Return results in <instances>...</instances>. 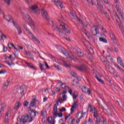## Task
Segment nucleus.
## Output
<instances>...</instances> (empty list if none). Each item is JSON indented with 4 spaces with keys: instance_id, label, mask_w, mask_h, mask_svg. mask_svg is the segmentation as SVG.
<instances>
[{
    "instance_id": "nucleus-42",
    "label": "nucleus",
    "mask_w": 124,
    "mask_h": 124,
    "mask_svg": "<svg viewBox=\"0 0 124 124\" xmlns=\"http://www.w3.org/2000/svg\"><path fill=\"white\" fill-rule=\"evenodd\" d=\"M24 53L26 55H27V56H31V53L27 50H25L24 51Z\"/></svg>"
},
{
    "instance_id": "nucleus-6",
    "label": "nucleus",
    "mask_w": 124,
    "mask_h": 124,
    "mask_svg": "<svg viewBox=\"0 0 124 124\" xmlns=\"http://www.w3.org/2000/svg\"><path fill=\"white\" fill-rule=\"evenodd\" d=\"M41 14L43 18L45 19L46 21H50V17H49V15H48V13L46 10L43 9L41 10Z\"/></svg>"
},
{
    "instance_id": "nucleus-57",
    "label": "nucleus",
    "mask_w": 124,
    "mask_h": 124,
    "mask_svg": "<svg viewBox=\"0 0 124 124\" xmlns=\"http://www.w3.org/2000/svg\"><path fill=\"white\" fill-rule=\"evenodd\" d=\"M7 51V48L6 46H3V52H6Z\"/></svg>"
},
{
    "instance_id": "nucleus-4",
    "label": "nucleus",
    "mask_w": 124,
    "mask_h": 124,
    "mask_svg": "<svg viewBox=\"0 0 124 124\" xmlns=\"http://www.w3.org/2000/svg\"><path fill=\"white\" fill-rule=\"evenodd\" d=\"M94 118L96 119L95 122V124H100V123L101 122V117H100V116H99V114H97V110H96V108L94 109Z\"/></svg>"
},
{
    "instance_id": "nucleus-30",
    "label": "nucleus",
    "mask_w": 124,
    "mask_h": 124,
    "mask_svg": "<svg viewBox=\"0 0 124 124\" xmlns=\"http://www.w3.org/2000/svg\"><path fill=\"white\" fill-rule=\"evenodd\" d=\"M117 12H118L119 15L122 17V19L124 18V15H123V14H122V11H121V9H120L119 8L117 9Z\"/></svg>"
},
{
    "instance_id": "nucleus-56",
    "label": "nucleus",
    "mask_w": 124,
    "mask_h": 124,
    "mask_svg": "<svg viewBox=\"0 0 124 124\" xmlns=\"http://www.w3.org/2000/svg\"><path fill=\"white\" fill-rule=\"evenodd\" d=\"M98 81H99L100 83H101V84H105L104 81H103V80H101V79L100 78Z\"/></svg>"
},
{
    "instance_id": "nucleus-38",
    "label": "nucleus",
    "mask_w": 124,
    "mask_h": 124,
    "mask_svg": "<svg viewBox=\"0 0 124 124\" xmlns=\"http://www.w3.org/2000/svg\"><path fill=\"white\" fill-rule=\"evenodd\" d=\"M111 49L113 52H118V48L115 47L114 46H112Z\"/></svg>"
},
{
    "instance_id": "nucleus-41",
    "label": "nucleus",
    "mask_w": 124,
    "mask_h": 124,
    "mask_svg": "<svg viewBox=\"0 0 124 124\" xmlns=\"http://www.w3.org/2000/svg\"><path fill=\"white\" fill-rule=\"evenodd\" d=\"M4 1H5V3H7V5L10 6V0H4Z\"/></svg>"
},
{
    "instance_id": "nucleus-15",
    "label": "nucleus",
    "mask_w": 124,
    "mask_h": 124,
    "mask_svg": "<svg viewBox=\"0 0 124 124\" xmlns=\"http://www.w3.org/2000/svg\"><path fill=\"white\" fill-rule=\"evenodd\" d=\"M21 103L20 102H16L13 108L14 110H18V109L21 107Z\"/></svg>"
},
{
    "instance_id": "nucleus-19",
    "label": "nucleus",
    "mask_w": 124,
    "mask_h": 124,
    "mask_svg": "<svg viewBox=\"0 0 124 124\" xmlns=\"http://www.w3.org/2000/svg\"><path fill=\"white\" fill-rule=\"evenodd\" d=\"M109 35L110 36V38L113 40V42L116 41V36H115V34L112 31L109 32Z\"/></svg>"
},
{
    "instance_id": "nucleus-34",
    "label": "nucleus",
    "mask_w": 124,
    "mask_h": 124,
    "mask_svg": "<svg viewBox=\"0 0 124 124\" xmlns=\"http://www.w3.org/2000/svg\"><path fill=\"white\" fill-rule=\"evenodd\" d=\"M39 66L41 71L45 70V69H44V67L43 66V64H42V63H39Z\"/></svg>"
},
{
    "instance_id": "nucleus-58",
    "label": "nucleus",
    "mask_w": 124,
    "mask_h": 124,
    "mask_svg": "<svg viewBox=\"0 0 124 124\" xmlns=\"http://www.w3.org/2000/svg\"><path fill=\"white\" fill-rule=\"evenodd\" d=\"M69 93H70V94H71V95H72V94H73V93H72V90L70 89L69 90Z\"/></svg>"
},
{
    "instance_id": "nucleus-14",
    "label": "nucleus",
    "mask_w": 124,
    "mask_h": 124,
    "mask_svg": "<svg viewBox=\"0 0 124 124\" xmlns=\"http://www.w3.org/2000/svg\"><path fill=\"white\" fill-rule=\"evenodd\" d=\"M10 113V111L8 110L7 112L6 113V115L5 116V120L4 123L5 124H7L8 123V121H9V118H8V115H9Z\"/></svg>"
},
{
    "instance_id": "nucleus-12",
    "label": "nucleus",
    "mask_w": 124,
    "mask_h": 124,
    "mask_svg": "<svg viewBox=\"0 0 124 124\" xmlns=\"http://www.w3.org/2000/svg\"><path fill=\"white\" fill-rule=\"evenodd\" d=\"M29 10H32L33 11L34 13H37V9H38V6L37 4H35L34 5L31 6V7H29L28 8Z\"/></svg>"
},
{
    "instance_id": "nucleus-52",
    "label": "nucleus",
    "mask_w": 124,
    "mask_h": 124,
    "mask_svg": "<svg viewBox=\"0 0 124 124\" xmlns=\"http://www.w3.org/2000/svg\"><path fill=\"white\" fill-rule=\"evenodd\" d=\"M119 26V28L120 29V30H121L122 31H124V28H123V26H121V25L120 24V22L118 23Z\"/></svg>"
},
{
    "instance_id": "nucleus-50",
    "label": "nucleus",
    "mask_w": 124,
    "mask_h": 124,
    "mask_svg": "<svg viewBox=\"0 0 124 124\" xmlns=\"http://www.w3.org/2000/svg\"><path fill=\"white\" fill-rule=\"evenodd\" d=\"M78 96V95H75V94H73V98L74 99V100H76V98H77V97Z\"/></svg>"
},
{
    "instance_id": "nucleus-59",
    "label": "nucleus",
    "mask_w": 124,
    "mask_h": 124,
    "mask_svg": "<svg viewBox=\"0 0 124 124\" xmlns=\"http://www.w3.org/2000/svg\"><path fill=\"white\" fill-rule=\"evenodd\" d=\"M105 3H106L107 4H109V1L108 0H103Z\"/></svg>"
},
{
    "instance_id": "nucleus-17",
    "label": "nucleus",
    "mask_w": 124,
    "mask_h": 124,
    "mask_svg": "<svg viewBox=\"0 0 124 124\" xmlns=\"http://www.w3.org/2000/svg\"><path fill=\"white\" fill-rule=\"evenodd\" d=\"M76 54L78 56V57H84V53H82L80 51V48H78L76 51Z\"/></svg>"
},
{
    "instance_id": "nucleus-36",
    "label": "nucleus",
    "mask_w": 124,
    "mask_h": 124,
    "mask_svg": "<svg viewBox=\"0 0 124 124\" xmlns=\"http://www.w3.org/2000/svg\"><path fill=\"white\" fill-rule=\"evenodd\" d=\"M117 102L118 103L119 106H124V103L121 101H118L117 100Z\"/></svg>"
},
{
    "instance_id": "nucleus-3",
    "label": "nucleus",
    "mask_w": 124,
    "mask_h": 124,
    "mask_svg": "<svg viewBox=\"0 0 124 124\" xmlns=\"http://www.w3.org/2000/svg\"><path fill=\"white\" fill-rule=\"evenodd\" d=\"M70 16L72 17V19H75V20H77L80 23V24H81V25L83 26V27H87V24H85L83 21L81 20V18L78 17L77 15H76V14H75V12L71 11H70Z\"/></svg>"
},
{
    "instance_id": "nucleus-10",
    "label": "nucleus",
    "mask_w": 124,
    "mask_h": 124,
    "mask_svg": "<svg viewBox=\"0 0 124 124\" xmlns=\"http://www.w3.org/2000/svg\"><path fill=\"white\" fill-rule=\"evenodd\" d=\"M52 1L53 2L55 3L56 5H59L61 9L63 8V4H62V1H61V0H53Z\"/></svg>"
},
{
    "instance_id": "nucleus-11",
    "label": "nucleus",
    "mask_w": 124,
    "mask_h": 124,
    "mask_svg": "<svg viewBox=\"0 0 124 124\" xmlns=\"http://www.w3.org/2000/svg\"><path fill=\"white\" fill-rule=\"evenodd\" d=\"M32 97L33 99L31 102L30 105L31 107H35V106H36V102H37L38 100H36V96H33Z\"/></svg>"
},
{
    "instance_id": "nucleus-39",
    "label": "nucleus",
    "mask_w": 124,
    "mask_h": 124,
    "mask_svg": "<svg viewBox=\"0 0 124 124\" xmlns=\"http://www.w3.org/2000/svg\"><path fill=\"white\" fill-rule=\"evenodd\" d=\"M71 74L73 77H77V73H76L75 72H71Z\"/></svg>"
},
{
    "instance_id": "nucleus-47",
    "label": "nucleus",
    "mask_w": 124,
    "mask_h": 124,
    "mask_svg": "<svg viewBox=\"0 0 124 124\" xmlns=\"http://www.w3.org/2000/svg\"><path fill=\"white\" fill-rule=\"evenodd\" d=\"M23 105L24 106L27 107L28 105H29V102L28 101H25L23 102Z\"/></svg>"
},
{
    "instance_id": "nucleus-61",
    "label": "nucleus",
    "mask_w": 124,
    "mask_h": 124,
    "mask_svg": "<svg viewBox=\"0 0 124 124\" xmlns=\"http://www.w3.org/2000/svg\"><path fill=\"white\" fill-rule=\"evenodd\" d=\"M45 112V110H43L42 111V116L43 117H44L45 116V114H44V113Z\"/></svg>"
},
{
    "instance_id": "nucleus-28",
    "label": "nucleus",
    "mask_w": 124,
    "mask_h": 124,
    "mask_svg": "<svg viewBox=\"0 0 124 124\" xmlns=\"http://www.w3.org/2000/svg\"><path fill=\"white\" fill-rule=\"evenodd\" d=\"M19 91H20V93H21L22 95H25V90L24 89V88L20 87Z\"/></svg>"
},
{
    "instance_id": "nucleus-63",
    "label": "nucleus",
    "mask_w": 124,
    "mask_h": 124,
    "mask_svg": "<svg viewBox=\"0 0 124 124\" xmlns=\"http://www.w3.org/2000/svg\"><path fill=\"white\" fill-rule=\"evenodd\" d=\"M17 47L19 49H20V50H23V46H17Z\"/></svg>"
},
{
    "instance_id": "nucleus-44",
    "label": "nucleus",
    "mask_w": 124,
    "mask_h": 124,
    "mask_svg": "<svg viewBox=\"0 0 124 124\" xmlns=\"http://www.w3.org/2000/svg\"><path fill=\"white\" fill-rule=\"evenodd\" d=\"M25 31H26L28 32L29 34H30L31 36L33 34H32V33H31V31H30V30L28 28Z\"/></svg>"
},
{
    "instance_id": "nucleus-1",
    "label": "nucleus",
    "mask_w": 124,
    "mask_h": 124,
    "mask_svg": "<svg viewBox=\"0 0 124 124\" xmlns=\"http://www.w3.org/2000/svg\"><path fill=\"white\" fill-rule=\"evenodd\" d=\"M29 115L31 117L29 116L28 114H27L26 116H23L21 117V118L18 117L17 118V122H19L20 124H26L27 122H29V123H31L32 122V118H34L36 116V113L37 114H39L38 112H36L34 111V110H31V111H29Z\"/></svg>"
},
{
    "instance_id": "nucleus-33",
    "label": "nucleus",
    "mask_w": 124,
    "mask_h": 124,
    "mask_svg": "<svg viewBox=\"0 0 124 124\" xmlns=\"http://www.w3.org/2000/svg\"><path fill=\"white\" fill-rule=\"evenodd\" d=\"M9 84H10V80H7V82H5L4 84V87H6L7 88H8V86H9Z\"/></svg>"
},
{
    "instance_id": "nucleus-48",
    "label": "nucleus",
    "mask_w": 124,
    "mask_h": 124,
    "mask_svg": "<svg viewBox=\"0 0 124 124\" xmlns=\"http://www.w3.org/2000/svg\"><path fill=\"white\" fill-rule=\"evenodd\" d=\"M6 72H7V71H6V70H2L0 71V74L6 73Z\"/></svg>"
},
{
    "instance_id": "nucleus-55",
    "label": "nucleus",
    "mask_w": 124,
    "mask_h": 124,
    "mask_svg": "<svg viewBox=\"0 0 124 124\" xmlns=\"http://www.w3.org/2000/svg\"><path fill=\"white\" fill-rule=\"evenodd\" d=\"M3 110L4 109L3 107H1V108L0 109V116H1V112H2Z\"/></svg>"
},
{
    "instance_id": "nucleus-16",
    "label": "nucleus",
    "mask_w": 124,
    "mask_h": 124,
    "mask_svg": "<svg viewBox=\"0 0 124 124\" xmlns=\"http://www.w3.org/2000/svg\"><path fill=\"white\" fill-rule=\"evenodd\" d=\"M25 63L27 64V66L28 67H31V68H32V69H34V70H36V68L31 63H29L27 61H25Z\"/></svg>"
},
{
    "instance_id": "nucleus-49",
    "label": "nucleus",
    "mask_w": 124,
    "mask_h": 124,
    "mask_svg": "<svg viewBox=\"0 0 124 124\" xmlns=\"http://www.w3.org/2000/svg\"><path fill=\"white\" fill-rule=\"evenodd\" d=\"M66 111V109H65V108L62 107L61 109H60V112H65Z\"/></svg>"
},
{
    "instance_id": "nucleus-8",
    "label": "nucleus",
    "mask_w": 124,
    "mask_h": 124,
    "mask_svg": "<svg viewBox=\"0 0 124 124\" xmlns=\"http://www.w3.org/2000/svg\"><path fill=\"white\" fill-rule=\"evenodd\" d=\"M77 106H78V101L76 100L74 101V104L71 106V114H73L74 112V109H76Z\"/></svg>"
},
{
    "instance_id": "nucleus-20",
    "label": "nucleus",
    "mask_w": 124,
    "mask_h": 124,
    "mask_svg": "<svg viewBox=\"0 0 124 124\" xmlns=\"http://www.w3.org/2000/svg\"><path fill=\"white\" fill-rule=\"evenodd\" d=\"M78 70H80V71H86V68L83 64L78 67Z\"/></svg>"
},
{
    "instance_id": "nucleus-32",
    "label": "nucleus",
    "mask_w": 124,
    "mask_h": 124,
    "mask_svg": "<svg viewBox=\"0 0 124 124\" xmlns=\"http://www.w3.org/2000/svg\"><path fill=\"white\" fill-rule=\"evenodd\" d=\"M66 58L69 61H72L73 59L72 57H71V55H70V54H68L67 56H66Z\"/></svg>"
},
{
    "instance_id": "nucleus-64",
    "label": "nucleus",
    "mask_w": 124,
    "mask_h": 124,
    "mask_svg": "<svg viewBox=\"0 0 124 124\" xmlns=\"http://www.w3.org/2000/svg\"><path fill=\"white\" fill-rule=\"evenodd\" d=\"M61 91V89L58 88V87H57L56 88V92H60Z\"/></svg>"
},
{
    "instance_id": "nucleus-7",
    "label": "nucleus",
    "mask_w": 124,
    "mask_h": 124,
    "mask_svg": "<svg viewBox=\"0 0 124 124\" xmlns=\"http://www.w3.org/2000/svg\"><path fill=\"white\" fill-rule=\"evenodd\" d=\"M13 24L14 26V27H15V28L16 29L17 31H18V34H22V29H21V27H20L19 25H18V24L15 22L13 20Z\"/></svg>"
},
{
    "instance_id": "nucleus-43",
    "label": "nucleus",
    "mask_w": 124,
    "mask_h": 124,
    "mask_svg": "<svg viewBox=\"0 0 124 124\" xmlns=\"http://www.w3.org/2000/svg\"><path fill=\"white\" fill-rule=\"evenodd\" d=\"M44 63H45V66H46V67L47 68V69H49L50 67L48 65V63H47L46 62H44Z\"/></svg>"
},
{
    "instance_id": "nucleus-29",
    "label": "nucleus",
    "mask_w": 124,
    "mask_h": 124,
    "mask_svg": "<svg viewBox=\"0 0 124 124\" xmlns=\"http://www.w3.org/2000/svg\"><path fill=\"white\" fill-rule=\"evenodd\" d=\"M29 26L32 28V29H34L35 27V24H34V22L33 21L31 20V23L29 24Z\"/></svg>"
},
{
    "instance_id": "nucleus-23",
    "label": "nucleus",
    "mask_w": 124,
    "mask_h": 124,
    "mask_svg": "<svg viewBox=\"0 0 124 124\" xmlns=\"http://www.w3.org/2000/svg\"><path fill=\"white\" fill-rule=\"evenodd\" d=\"M11 18L12 17L10 16L4 15V19L8 21V22H10V21H11Z\"/></svg>"
},
{
    "instance_id": "nucleus-2",
    "label": "nucleus",
    "mask_w": 124,
    "mask_h": 124,
    "mask_svg": "<svg viewBox=\"0 0 124 124\" xmlns=\"http://www.w3.org/2000/svg\"><path fill=\"white\" fill-rule=\"evenodd\" d=\"M62 16H61V18L58 19V21L60 23V27H62V29L59 28L56 24H54V22H53V21H51V23L52 24V28H54V30L58 31L60 34L62 33V32H63V31H65V32H67V33H70V31L66 29V27H65V24L63 22H62Z\"/></svg>"
},
{
    "instance_id": "nucleus-21",
    "label": "nucleus",
    "mask_w": 124,
    "mask_h": 124,
    "mask_svg": "<svg viewBox=\"0 0 124 124\" xmlns=\"http://www.w3.org/2000/svg\"><path fill=\"white\" fill-rule=\"evenodd\" d=\"M87 2L89 4H92V5H93L94 4H96L97 3V0H86Z\"/></svg>"
},
{
    "instance_id": "nucleus-5",
    "label": "nucleus",
    "mask_w": 124,
    "mask_h": 124,
    "mask_svg": "<svg viewBox=\"0 0 124 124\" xmlns=\"http://www.w3.org/2000/svg\"><path fill=\"white\" fill-rule=\"evenodd\" d=\"M4 60H7L8 59H9V60H11V62L10 63L9 61H5L4 62L5 63H7L8 65L10 66H12V65H15V63L12 62V55H10L9 57L6 55V54L4 55Z\"/></svg>"
},
{
    "instance_id": "nucleus-40",
    "label": "nucleus",
    "mask_w": 124,
    "mask_h": 124,
    "mask_svg": "<svg viewBox=\"0 0 124 124\" xmlns=\"http://www.w3.org/2000/svg\"><path fill=\"white\" fill-rule=\"evenodd\" d=\"M62 87V89H65V88H69V87L67 86L65 83H62L61 85Z\"/></svg>"
},
{
    "instance_id": "nucleus-31",
    "label": "nucleus",
    "mask_w": 124,
    "mask_h": 124,
    "mask_svg": "<svg viewBox=\"0 0 124 124\" xmlns=\"http://www.w3.org/2000/svg\"><path fill=\"white\" fill-rule=\"evenodd\" d=\"M99 40L100 41H102V42H104L105 43H107L108 42L107 40H106V39L102 37H100Z\"/></svg>"
},
{
    "instance_id": "nucleus-62",
    "label": "nucleus",
    "mask_w": 124,
    "mask_h": 124,
    "mask_svg": "<svg viewBox=\"0 0 124 124\" xmlns=\"http://www.w3.org/2000/svg\"><path fill=\"white\" fill-rule=\"evenodd\" d=\"M79 96H80V99H84V95L81 94V95H80Z\"/></svg>"
},
{
    "instance_id": "nucleus-60",
    "label": "nucleus",
    "mask_w": 124,
    "mask_h": 124,
    "mask_svg": "<svg viewBox=\"0 0 124 124\" xmlns=\"http://www.w3.org/2000/svg\"><path fill=\"white\" fill-rule=\"evenodd\" d=\"M67 93V91L66 90H64L62 93H61L60 94H64Z\"/></svg>"
},
{
    "instance_id": "nucleus-54",
    "label": "nucleus",
    "mask_w": 124,
    "mask_h": 124,
    "mask_svg": "<svg viewBox=\"0 0 124 124\" xmlns=\"http://www.w3.org/2000/svg\"><path fill=\"white\" fill-rule=\"evenodd\" d=\"M49 58H51V59H52V60H56V58H55V57H54L53 55H51V54H49L48 55Z\"/></svg>"
},
{
    "instance_id": "nucleus-37",
    "label": "nucleus",
    "mask_w": 124,
    "mask_h": 124,
    "mask_svg": "<svg viewBox=\"0 0 124 124\" xmlns=\"http://www.w3.org/2000/svg\"><path fill=\"white\" fill-rule=\"evenodd\" d=\"M52 121H53V118H52V117H49L47 118V122L49 124H51L52 123Z\"/></svg>"
},
{
    "instance_id": "nucleus-13",
    "label": "nucleus",
    "mask_w": 124,
    "mask_h": 124,
    "mask_svg": "<svg viewBox=\"0 0 124 124\" xmlns=\"http://www.w3.org/2000/svg\"><path fill=\"white\" fill-rule=\"evenodd\" d=\"M81 91L82 93H88V95L91 94V89H87V87L84 86L82 88H81Z\"/></svg>"
},
{
    "instance_id": "nucleus-25",
    "label": "nucleus",
    "mask_w": 124,
    "mask_h": 124,
    "mask_svg": "<svg viewBox=\"0 0 124 124\" xmlns=\"http://www.w3.org/2000/svg\"><path fill=\"white\" fill-rule=\"evenodd\" d=\"M31 37H32V39H33L34 41H36V42H37L39 44H40V41L39 40H38L33 34L31 36Z\"/></svg>"
},
{
    "instance_id": "nucleus-26",
    "label": "nucleus",
    "mask_w": 124,
    "mask_h": 124,
    "mask_svg": "<svg viewBox=\"0 0 124 124\" xmlns=\"http://www.w3.org/2000/svg\"><path fill=\"white\" fill-rule=\"evenodd\" d=\"M82 42L84 46H86V47L88 46V45L89 44V41H87V40L85 39L82 40Z\"/></svg>"
},
{
    "instance_id": "nucleus-24",
    "label": "nucleus",
    "mask_w": 124,
    "mask_h": 124,
    "mask_svg": "<svg viewBox=\"0 0 124 124\" xmlns=\"http://www.w3.org/2000/svg\"><path fill=\"white\" fill-rule=\"evenodd\" d=\"M114 16L116 20L117 23H120V22H121V20H120V17H119V16H118L117 13H115L114 14Z\"/></svg>"
},
{
    "instance_id": "nucleus-22",
    "label": "nucleus",
    "mask_w": 124,
    "mask_h": 124,
    "mask_svg": "<svg viewBox=\"0 0 124 124\" xmlns=\"http://www.w3.org/2000/svg\"><path fill=\"white\" fill-rule=\"evenodd\" d=\"M117 62L118 63H119L120 65H122L124 68V62H123V60H122V58H121V57H118L117 58Z\"/></svg>"
},
{
    "instance_id": "nucleus-51",
    "label": "nucleus",
    "mask_w": 124,
    "mask_h": 124,
    "mask_svg": "<svg viewBox=\"0 0 124 124\" xmlns=\"http://www.w3.org/2000/svg\"><path fill=\"white\" fill-rule=\"evenodd\" d=\"M103 124H107V119L106 118L103 119Z\"/></svg>"
},
{
    "instance_id": "nucleus-46",
    "label": "nucleus",
    "mask_w": 124,
    "mask_h": 124,
    "mask_svg": "<svg viewBox=\"0 0 124 124\" xmlns=\"http://www.w3.org/2000/svg\"><path fill=\"white\" fill-rule=\"evenodd\" d=\"M101 109H102L104 111V112L106 113V114H108V112H106L105 111H107V109H104V107H103V106H101Z\"/></svg>"
},
{
    "instance_id": "nucleus-18",
    "label": "nucleus",
    "mask_w": 124,
    "mask_h": 124,
    "mask_svg": "<svg viewBox=\"0 0 124 124\" xmlns=\"http://www.w3.org/2000/svg\"><path fill=\"white\" fill-rule=\"evenodd\" d=\"M98 30L99 29L97 27L95 28L94 30H93L92 31L93 35L95 36L96 34H98V33H99V31Z\"/></svg>"
},
{
    "instance_id": "nucleus-45",
    "label": "nucleus",
    "mask_w": 124,
    "mask_h": 124,
    "mask_svg": "<svg viewBox=\"0 0 124 124\" xmlns=\"http://www.w3.org/2000/svg\"><path fill=\"white\" fill-rule=\"evenodd\" d=\"M54 67H55V68H56V69L57 70H61V68H60V66L56 65V64H54Z\"/></svg>"
},
{
    "instance_id": "nucleus-9",
    "label": "nucleus",
    "mask_w": 124,
    "mask_h": 124,
    "mask_svg": "<svg viewBox=\"0 0 124 124\" xmlns=\"http://www.w3.org/2000/svg\"><path fill=\"white\" fill-rule=\"evenodd\" d=\"M55 47L57 48V49H58V50L61 51L62 53L65 56L67 54V53L66 51H65V49H64V48H63L62 46L56 45Z\"/></svg>"
},
{
    "instance_id": "nucleus-35",
    "label": "nucleus",
    "mask_w": 124,
    "mask_h": 124,
    "mask_svg": "<svg viewBox=\"0 0 124 124\" xmlns=\"http://www.w3.org/2000/svg\"><path fill=\"white\" fill-rule=\"evenodd\" d=\"M109 72L111 74H113V75H115V74H116V72H115V70L113 68L110 69Z\"/></svg>"
},
{
    "instance_id": "nucleus-53",
    "label": "nucleus",
    "mask_w": 124,
    "mask_h": 124,
    "mask_svg": "<svg viewBox=\"0 0 124 124\" xmlns=\"http://www.w3.org/2000/svg\"><path fill=\"white\" fill-rule=\"evenodd\" d=\"M62 98L63 100L64 101H65V100H66V95L64 94V95L62 96Z\"/></svg>"
},
{
    "instance_id": "nucleus-27",
    "label": "nucleus",
    "mask_w": 124,
    "mask_h": 124,
    "mask_svg": "<svg viewBox=\"0 0 124 124\" xmlns=\"http://www.w3.org/2000/svg\"><path fill=\"white\" fill-rule=\"evenodd\" d=\"M88 109H90V112H93V111L95 110V108H93V106L91 104H89Z\"/></svg>"
}]
</instances>
